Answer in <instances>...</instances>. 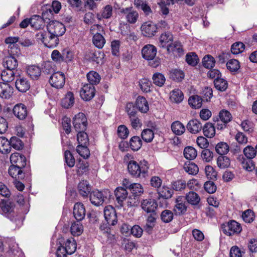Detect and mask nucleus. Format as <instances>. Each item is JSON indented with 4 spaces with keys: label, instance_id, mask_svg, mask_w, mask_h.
I'll list each match as a JSON object with an SVG mask.
<instances>
[{
    "label": "nucleus",
    "instance_id": "nucleus-1",
    "mask_svg": "<svg viewBox=\"0 0 257 257\" xmlns=\"http://www.w3.org/2000/svg\"><path fill=\"white\" fill-rule=\"evenodd\" d=\"M124 160L127 163V170L130 174L136 178H145L148 175V163L145 160L138 162L133 160V156L127 154Z\"/></svg>",
    "mask_w": 257,
    "mask_h": 257
},
{
    "label": "nucleus",
    "instance_id": "nucleus-2",
    "mask_svg": "<svg viewBox=\"0 0 257 257\" xmlns=\"http://www.w3.org/2000/svg\"><path fill=\"white\" fill-rule=\"evenodd\" d=\"M103 216L107 224L100 225L99 228L100 231L108 239H111L113 237V234L111 233L110 228L108 225H114L117 222V217L115 208L111 205H107L103 209Z\"/></svg>",
    "mask_w": 257,
    "mask_h": 257
},
{
    "label": "nucleus",
    "instance_id": "nucleus-3",
    "mask_svg": "<svg viewBox=\"0 0 257 257\" xmlns=\"http://www.w3.org/2000/svg\"><path fill=\"white\" fill-rule=\"evenodd\" d=\"M173 37L171 33L165 32L162 34L159 37L160 46L163 48H167L168 52L182 51L180 43L174 42L173 43Z\"/></svg>",
    "mask_w": 257,
    "mask_h": 257
},
{
    "label": "nucleus",
    "instance_id": "nucleus-4",
    "mask_svg": "<svg viewBox=\"0 0 257 257\" xmlns=\"http://www.w3.org/2000/svg\"><path fill=\"white\" fill-rule=\"evenodd\" d=\"M157 48L153 45H146L142 49V55L144 59L149 61L151 66L156 68L160 64V60L156 58Z\"/></svg>",
    "mask_w": 257,
    "mask_h": 257
},
{
    "label": "nucleus",
    "instance_id": "nucleus-5",
    "mask_svg": "<svg viewBox=\"0 0 257 257\" xmlns=\"http://www.w3.org/2000/svg\"><path fill=\"white\" fill-rule=\"evenodd\" d=\"M36 38L42 41L45 46L50 48L56 47L59 42V38L52 35L48 31L38 33L36 34Z\"/></svg>",
    "mask_w": 257,
    "mask_h": 257
},
{
    "label": "nucleus",
    "instance_id": "nucleus-6",
    "mask_svg": "<svg viewBox=\"0 0 257 257\" xmlns=\"http://www.w3.org/2000/svg\"><path fill=\"white\" fill-rule=\"evenodd\" d=\"M47 31L58 38L64 35L66 31L64 25L56 21H50L47 26Z\"/></svg>",
    "mask_w": 257,
    "mask_h": 257
},
{
    "label": "nucleus",
    "instance_id": "nucleus-7",
    "mask_svg": "<svg viewBox=\"0 0 257 257\" xmlns=\"http://www.w3.org/2000/svg\"><path fill=\"white\" fill-rule=\"evenodd\" d=\"M73 124L76 132L86 130L87 121L85 115L82 112L75 115L73 119Z\"/></svg>",
    "mask_w": 257,
    "mask_h": 257
},
{
    "label": "nucleus",
    "instance_id": "nucleus-8",
    "mask_svg": "<svg viewBox=\"0 0 257 257\" xmlns=\"http://www.w3.org/2000/svg\"><path fill=\"white\" fill-rule=\"evenodd\" d=\"M95 95V86L92 84H85L80 90V96L85 101L91 100Z\"/></svg>",
    "mask_w": 257,
    "mask_h": 257
},
{
    "label": "nucleus",
    "instance_id": "nucleus-9",
    "mask_svg": "<svg viewBox=\"0 0 257 257\" xmlns=\"http://www.w3.org/2000/svg\"><path fill=\"white\" fill-rule=\"evenodd\" d=\"M51 85L56 88H62L65 83V77L62 72L58 71L54 73L49 80Z\"/></svg>",
    "mask_w": 257,
    "mask_h": 257
},
{
    "label": "nucleus",
    "instance_id": "nucleus-10",
    "mask_svg": "<svg viewBox=\"0 0 257 257\" xmlns=\"http://www.w3.org/2000/svg\"><path fill=\"white\" fill-rule=\"evenodd\" d=\"M120 13L123 15L126 22L131 24H135L139 18L138 13L132 7L122 8Z\"/></svg>",
    "mask_w": 257,
    "mask_h": 257
},
{
    "label": "nucleus",
    "instance_id": "nucleus-11",
    "mask_svg": "<svg viewBox=\"0 0 257 257\" xmlns=\"http://www.w3.org/2000/svg\"><path fill=\"white\" fill-rule=\"evenodd\" d=\"M158 29L157 25L150 21L143 23L141 27L142 34L147 37H152L155 36Z\"/></svg>",
    "mask_w": 257,
    "mask_h": 257
},
{
    "label": "nucleus",
    "instance_id": "nucleus-12",
    "mask_svg": "<svg viewBox=\"0 0 257 257\" xmlns=\"http://www.w3.org/2000/svg\"><path fill=\"white\" fill-rule=\"evenodd\" d=\"M241 230V228L240 224L234 220L229 222L223 228V232L228 236L232 235L235 233H238Z\"/></svg>",
    "mask_w": 257,
    "mask_h": 257
},
{
    "label": "nucleus",
    "instance_id": "nucleus-13",
    "mask_svg": "<svg viewBox=\"0 0 257 257\" xmlns=\"http://www.w3.org/2000/svg\"><path fill=\"white\" fill-rule=\"evenodd\" d=\"M158 204L154 199H146L141 202V207L142 209L147 213H153L155 212Z\"/></svg>",
    "mask_w": 257,
    "mask_h": 257
},
{
    "label": "nucleus",
    "instance_id": "nucleus-14",
    "mask_svg": "<svg viewBox=\"0 0 257 257\" xmlns=\"http://www.w3.org/2000/svg\"><path fill=\"white\" fill-rule=\"evenodd\" d=\"M12 165L24 168L26 165V158L23 155L19 153H13L10 157Z\"/></svg>",
    "mask_w": 257,
    "mask_h": 257
},
{
    "label": "nucleus",
    "instance_id": "nucleus-15",
    "mask_svg": "<svg viewBox=\"0 0 257 257\" xmlns=\"http://www.w3.org/2000/svg\"><path fill=\"white\" fill-rule=\"evenodd\" d=\"M13 87L9 83L0 82V97L3 99H9L13 93Z\"/></svg>",
    "mask_w": 257,
    "mask_h": 257
},
{
    "label": "nucleus",
    "instance_id": "nucleus-16",
    "mask_svg": "<svg viewBox=\"0 0 257 257\" xmlns=\"http://www.w3.org/2000/svg\"><path fill=\"white\" fill-rule=\"evenodd\" d=\"M73 214L75 218L79 221L83 220L85 216L86 211L83 204L81 203H76L73 208Z\"/></svg>",
    "mask_w": 257,
    "mask_h": 257
},
{
    "label": "nucleus",
    "instance_id": "nucleus-17",
    "mask_svg": "<svg viewBox=\"0 0 257 257\" xmlns=\"http://www.w3.org/2000/svg\"><path fill=\"white\" fill-rule=\"evenodd\" d=\"M66 54L68 59L70 60L72 59L71 52L67 50L64 51L61 55L59 51L54 50L52 52L51 58L56 63H61L65 60L64 56Z\"/></svg>",
    "mask_w": 257,
    "mask_h": 257
},
{
    "label": "nucleus",
    "instance_id": "nucleus-18",
    "mask_svg": "<svg viewBox=\"0 0 257 257\" xmlns=\"http://www.w3.org/2000/svg\"><path fill=\"white\" fill-rule=\"evenodd\" d=\"M14 115L19 119H24L28 114L26 106L22 103L16 104L13 108Z\"/></svg>",
    "mask_w": 257,
    "mask_h": 257
},
{
    "label": "nucleus",
    "instance_id": "nucleus-19",
    "mask_svg": "<svg viewBox=\"0 0 257 257\" xmlns=\"http://www.w3.org/2000/svg\"><path fill=\"white\" fill-rule=\"evenodd\" d=\"M26 72L32 79L38 80L41 75L42 71L38 66L32 65L27 66Z\"/></svg>",
    "mask_w": 257,
    "mask_h": 257
},
{
    "label": "nucleus",
    "instance_id": "nucleus-20",
    "mask_svg": "<svg viewBox=\"0 0 257 257\" xmlns=\"http://www.w3.org/2000/svg\"><path fill=\"white\" fill-rule=\"evenodd\" d=\"M15 86L19 91L25 92L29 89L30 83L27 78L19 77L16 81Z\"/></svg>",
    "mask_w": 257,
    "mask_h": 257
},
{
    "label": "nucleus",
    "instance_id": "nucleus-21",
    "mask_svg": "<svg viewBox=\"0 0 257 257\" xmlns=\"http://www.w3.org/2000/svg\"><path fill=\"white\" fill-rule=\"evenodd\" d=\"M15 204L10 201L3 202L1 203V207L2 211L6 216L11 218V216L14 215Z\"/></svg>",
    "mask_w": 257,
    "mask_h": 257
},
{
    "label": "nucleus",
    "instance_id": "nucleus-22",
    "mask_svg": "<svg viewBox=\"0 0 257 257\" xmlns=\"http://www.w3.org/2000/svg\"><path fill=\"white\" fill-rule=\"evenodd\" d=\"M77 189L80 195L86 197L91 190V187L87 181L82 180L78 183Z\"/></svg>",
    "mask_w": 257,
    "mask_h": 257
},
{
    "label": "nucleus",
    "instance_id": "nucleus-23",
    "mask_svg": "<svg viewBox=\"0 0 257 257\" xmlns=\"http://www.w3.org/2000/svg\"><path fill=\"white\" fill-rule=\"evenodd\" d=\"M136 105L139 110L142 113H146L149 109L148 102L143 96H139L137 97L136 101Z\"/></svg>",
    "mask_w": 257,
    "mask_h": 257
},
{
    "label": "nucleus",
    "instance_id": "nucleus-24",
    "mask_svg": "<svg viewBox=\"0 0 257 257\" xmlns=\"http://www.w3.org/2000/svg\"><path fill=\"white\" fill-rule=\"evenodd\" d=\"M187 130L192 134H196L202 128L201 123L197 119L190 120L186 126Z\"/></svg>",
    "mask_w": 257,
    "mask_h": 257
},
{
    "label": "nucleus",
    "instance_id": "nucleus-25",
    "mask_svg": "<svg viewBox=\"0 0 257 257\" xmlns=\"http://www.w3.org/2000/svg\"><path fill=\"white\" fill-rule=\"evenodd\" d=\"M134 5L138 9L142 10L145 15L148 16L152 12L146 0H134Z\"/></svg>",
    "mask_w": 257,
    "mask_h": 257
},
{
    "label": "nucleus",
    "instance_id": "nucleus-26",
    "mask_svg": "<svg viewBox=\"0 0 257 257\" xmlns=\"http://www.w3.org/2000/svg\"><path fill=\"white\" fill-rule=\"evenodd\" d=\"M23 168L17 166L12 165L9 169V173L13 178L17 179H22L24 178V174L22 172Z\"/></svg>",
    "mask_w": 257,
    "mask_h": 257
},
{
    "label": "nucleus",
    "instance_id": "nucleus-27",
    "mask_svg": "<svg viewBox=\"0 0 257 257\" xmlns=\"http://www.w3.org/2000/svg\"><path fill=\"white\" fill-rule=\"evenodd\" d=\"M127 191L121 187H117L115 190V195L116 200L120 206H122L123 202L127 196Z\"/></svg>",
    "mask_w": 257,
    "mask_h": 257
},
{
    "label": "nucleus",
    "instance_id": "nucleus-28",
    "mask_svg": "<svg viewBox=\"0 0 257 257\" xmlns=\"http://www.w3.org/2000/svg\"><path fill=\"white\" fill-rule=\"evenodd\" d=\"M30 25L34 29L39 30L44 26L45 22L40 16L34 15L30 18Z\"/></svg>",
    "mask_w": 257,
    "mask_h": 257
},
{
    "label": "nucleus",
    "instance_id": "nucleus-29",
    "mask_svg": "<svg viewBox=\"0 0 257 257\" xmlns=\"http://www.w3.org/2000/svg\"><path fill=\"white\" fill-rule=\"evenodd\" d=\"M74 96L73 92L69 91L62 100V106L66 108L73 106L74 103Z\"/></svg>",
    "mask_w": 257,
    "mask_h": 257
},
{
    "label": "nucleus",
    "instance_id": "nucleus-30",
    "mask_svg": "<svg viewBox=\"0 0 257 257\" xmlns=\"http://www.w3.org/2000/svg\"><path fill=\"white\" fill-rule=\"evenodd\" d=\"M15 70L5 69L1 73V77L5 83L12 81L15 78Z\"/></svg>",
    "mask_w": 257,
    "mask_h": 257
},
{
    "label": "nucleus",
    "instance_id": "nucleus-31",
    "mask_svg": "<svg viewBox=\"0 0 257 257\" xmlns=\"http://www.w3.org/2000/svg\"><path fill=\"white\" fill-rule=\"evenodd\" d=\"M171 130L176 135L181 136L185 131V126L179 121H175L171 124Z\"/></svg>",
    "mask_w": 257,
    "mask_h": 257
},
{
    "label": "nucleus",
    "instance_id": "nucleus-32",
    "mask_svg": "<svg viewBox=\"0 0 257 257\" xmlns=\"http://www.w3.org/2000/svg\"><path fill=\"white\" fill-rule=\"evenodd\" d=\"M11 149L10 141H8L5 137H0V152L7 154L10 152Z\"/></svg>",
    "mask_w": 257,
    "mask_h": 257
},
{
    "label": "nucleus",
    "instance_id": "nucleus-33",
    "mask_svg": "<svg viewBox=\"0 0 257 257\" xmlns=\"http://www.w3.org/2000/svg\"><path fill=\"white\" fill-rule=\"evenodd\" d=\"M18 65L17 59L13 56L8 57L4 62V66L8 69L16 71Z\"/></svg>",
    "mask_w": 257,
    "mask_h": 257
},
{
    "label": "nucleus",
    "instance_id": "nucleus-34",
    "mask_svg": "<svg viewBox=\"0 0 257 257\" xmlns=\"http://www.w3.org/2000/svg\"><path fill=\"white\" fill-rule=\"evenodd\" d=\"M202 102V99L198 95H192L188 99V103L193 108L197 109L201 107Z\"/></svg>",
    "mask_w": 257,
    "mask_h": 257
},
{
    "label": "nucleus",
    "instance_id": "nucleus-35",
    "mask_svg": "<svg viewBox=\"0 0 257 257\" xmlns=\"http://www.w3.org/2000/svg\"><path fill=\"white\" fill-rule=\"evenodd\" d=\"M217 165L220 169H225L229 167L230 160L228 157L223 155L219 156L217 159Z\"/></svg>",
    "mask_w": 257,
    "mask_h": 257
},
{
    "label": "nucleus",
    "instance_id": "nucleus-36",
    "mask_svg": "<svg viewBox=\"0 0 257 257\" xmlns=\"http://www.w3.org/2000/svg\"><path fill=\"white\" fill-rule=\"evenodd\" d=\"M70 231L73 235L79 236L83 231V226L79 221L74 222L71 225Z\"/></svg>",
    "mask_w": 257,
    "mask_h": 257
},
{
    "label": "nucleus",
    "instance_id": "nucleus-37",
    "mask_svg": "<svg viewBox=\"0 0 257 257\" xmlns=\"http://www.w3.org/2000/svg\"><path fill=\"white\" fill-rule=\"evenodd\" d=\"M157 191L159 196L165 199L171 198L173 193L172 189L166 186H163L162 187H160Z\"/></svg>",
    "mask_w": 257,
    "mask_h": 257
},
{
    "label": "nucleus",
    "instance_id": "nucleus-38",
    "mask_svg": "<svg viewBox=\"0 0 257 257\" xmlns=\"http://www.w3.org/2000/svg\"><path fill=\"white\" fill-rule=\"evenodd\" d=\"M203 132L206 137L212 138L215 134V127L211 123H206L203 127Z\"/></svg>",
    "mask_w": 257,
    "mask_h": 257
},
{
    "label": "nucleus",
    "instance_id": "nucleus-39",
    "mask_svg": "<svg viewBox=\"0 0 257 257\" xmlns=\"http://www.w3.org/2000/svg\"><path fill=\"white\" fill-rule=\"evenodd\" d=\"M183 96L182 91L178 89H176L171 92L170 99L172 102L178 103L183 100Z\"/></svg>",
    "mask_w": 257,
    "mask_h": 257
},
{
    "label": "nucleus",
    "instance_id": "nucleus-40",
    "mask_svg": "<svg viewBox=\"0 0 257 257\" xmlns=\"http://www.w3.org/2000/svg\"><path fill=\"white\" fill-rule=\"evenodd\" d=\"M110 193L108 190L97 192V206L108 200Z\"/></svg>",
    "mask_w": 257,
    "mask_h": 257
},
{
    "label": "nucleus",
    "instance_id": "nucleus-41",
    "mask_svg": "<svg viewBox=\"0 0 257 257\" xmlns=\"http://www.w3.org/2000/svg\"><path fill=\"white\" fill-rule=\"evenodd\" d=\"M184 169L189 174L195 175L198 173V166L192 162L186 163L184 166Z\"/></svg>",
    "mask_w": 257,
    "mask_h": 257
},
{
    "label": "nucleus",
    "instance_id": "nucleus-42",
    "mask_svg": "<svg viewBox=\"0 0 257 257\" xmlns=\"http://www.w3.org/2000/svg\"><path fill=\"white\" fill-rule=\"evenodd\" d=\"M152 79L154 84L159 87L163 86L166 81L164 75L159 72L154 73L152 76Z\"/></svg>",
    "mask_w": 257,
    "mask_h": 257
},
{
    "label": "nucleus",
    "instance_id": "nucleus-43",
    "mask_svg": "<svg viewBox=\"0 0 257 257\" xmlns=\"http://www.w3.org/2000/svg\"><path fill=\"white\" fill-rule=\"evenodd\" d=\"M187 201L192 205H197L200 200L199 196L195 192L191 191L186 195Z\"/></svg>",
    "mask_w": 257,
    "mask_h": 257
},
{
    "label": "nucleus",
    "instance_id": "nucleus-44",
    "mask_svg": "<svg viewBox=\"0 0 257 257\" xmlns=\"http://www.w3.org/2000/svg\"><path fill=\"white\" fill-rule=\"evenodd\" d=\"M142 145V141L139 137L134 136L130 141V148L134 151L139 150Z\"/></svg>",
    "mask_w": 257,
    "mask_h": 257
},
{
    "label": "nucleus",
    "instance_id": "nucleus-45",
    "mask_svg": "<svg viewBox=\"0 0 257 257\" xmlns=\"http://www.w3.org/2000/svg\"><path fill=\"white\" fill-rule=\"evenodd\" d=\"M170 77L176 81H181L184 77V72L178 69H173L170 71Z\"/></svg>",
    "mask_w": 257,
    "mask_h": 257
},
{
    "label": "nucleus",
    "instance_id": "nucleus-46",
    "mask_svg": "<svg viewBox=\"0 0 257 257\" xmlns=\"http://www.w3.org/2000/svg\"><path fill=\"white\" fill-rule=\"evenodd\" d=\"M65 246L67 251L68 254H73L76 250L77 245L74 239H68L66 240Z\"/></svg>",
    "mask_w": 257,
    "mask_h": 257
},
{
    "label": "nucleus",
    "instance_id": "nucleus-47",
    "mask_svg": "<svg viewBox=\"0 0 257 257\" xmlns=\"http://www.w3.org/2000/svg\"><path fill=\"white\" fill-rule=\"evenodd\" d=\"M184 156L188 160H193L197 156V151L192 147H186L184 150Z\"/></svg>",
    "mask_w": 257,
    "mask_h": 257
},
{
    "label": "nucleus",
    "instance_id": "nucleus-48",
    "mask_svg": "<svg viewBox=\"0 0 257 257\" xmlns=\"http://www.w3.org/2000/svg\"><path fill=\"white\" fill-rule=\"evenodd\" d=\"M86 146L78 145L76 147V152L84 159H87L90 156V151Z\"/></svg>",
    "mask_w": 257,
    "mask_h": 257
},
{
    "label": "nucleus",
    "instance_id": "nucleus-49",
    "mask_svg": "<svg viewBox=\"0 0 257 257\" xmlns=\"http://www.w3.org/2000/svg\"><path fill=\"white\" fill-rule=\"evenodd\" d=\"M214 83L215 88L221 91L225 90L227 87V81L223 78H218V79H215Z\"/></svg>",
    "mask_w": 257,
    "mask_h": 257
},
{
    "label": "nucleus",
    "instance_id": "nucleus-50",
    "mask_svg": "<svg viewBox=\"0 0 257 257\" xmlns=\"http://www.w3.org/2000/svg\"><path fill=\"white\" fill-rule=\"evenodd\" d=\"M205 175L208 179L211 180L216 179L217 176V172L214 168L210 165H207L204 169Z\"/></svg>",
    "mask_w": 257,
    "mask_h": 257
},
{
    "label": "nucleus",
    "instance_id": "nucleus-51",
    "mask_svg": "<svg viewBox=\"0 0 257 257\" xmlns=\"http://www.w3.org/2000/svg\"><path fill=\"white\" fill-rule=\"evenodd\" d=\"M77 139L78 145H87L88 142L87 134L84 131H78Z\"/></svg>",
    "mask_w": 257,
    "mask_h": 257
},
{
    "label": "nucleus",
    "instance_id": "nucleus-52",
    "mask_svg": "<svg viewBox=\"0 0 257 257\" xmlns=\"http://www.w3.org/2000/svg\"><path fill=\"white\" fill-rule=\"evenodd\" d=\"M215 61L214 58L210 55H206L202 60L203 65L206 68L210 69L215 65Z\"/></svg>",
    "mask_w": 257,
    "mask_h": 257
},
{
    "label": "nucleus",
    "instance_id": "nucleus-53",
    "mask_svg": "<svg viewBox=\"0 0 257 257\" xmlns=\"http://www.w3.org/2000/svg\"><path fill=\"white\" fill-rule=\"evenodd\" d=\"M139 85L143 92H148L151 90V82L148 79L143 78L140 80Z\"/></svg>",
    "mask_w": 257,
    "mask_h": 257
},
{
    "label": "nucleus",
    "instance_id": "nucleus-54",
    "mask_svg": "<svg viewBox=\"0 0 257 257\" xmlns=\"http://www.w3.org/2000/svg\"><path fill=\"white\" fill-rule=\"evenodd\" d=\"M11 147L17 150L23 149L24 144L22 141L16 137H13L10 139Z\"/></svg>",
    "mask_w": 257,
    "mask_h": 257
},
{
    "label": "nucleus",
    "instance_id": "nucleus-55",
    "mask_svg": "<svg viewBox=\"0 0 257 257\" xmlns=\"http://www.w3.org/2000/svg\"><path fill=\"white\" fill-rule=\"evenodd\" d=\"M219 117L221 122L228 123L231 120L232 115L228 111L223 109L220 111Z\"/></svg>",
    "mask_w": 257,
    "mask_h": 257
},
{
    "label": "nucleus",
    "instance_id": "nucleus-56",
    "mask_svg": "<svg viewBox=\"0 0 257 257\" xmlns=\"http://www.w3.org/2000/svg\"><path fill=\"white\" fill-rule=\"evenodd\" d=\"M131 192L135 196L141 195L144 191L142 186L139 183H134L131 186Z\"/></svg>",
    "mask_w": 257,
    "mask_h": 257
},
{
    "label": "nucleus",
    "instance_id": "nucleus-57",
    "mask_svg": "<svg viewBox=\"0 0 257 257\" xmlns=\"http://www.w3.org/2000/svg\"><path fill=\"white\" fill-rule=\"evenodd\" d=\"M215 150L218 154L223 155L228 152L229 147L226 143L220 142L216 146Z\"/></svg>",
    "mask_w": 257,
    "mask_h": 257
},
{
    "label": "nucleus",
    "instance_id": "nucleus-58",
    "mask_svg": "<svg viewBox=\"0 0 257 257\" xmlns=\"http://www.w3.org/2000/svg\"><path fill=\"white\" fill-rule=\"evenodd\" d=\"M142 139L146 142H151L154 137L153 132L150 129L144 130L141 134Z\"/></svg>",
    "mask_w": 257,
    "mask_h": 257
},
{
    "label": "nucleus",
    "instance_id": "nucleus-59",
    "mask_svg": "<svg viewBox=\"0 0 257 257\" xmlns=\"http://www.w3.org/2000/svg\"><path fill=\"white\" fill-rule=\"evenodd\" d=\"M186 61L189 65L194 66L197 64L198 58L194 53H190L186 55Z\"/></svg>",
    "mask_w": 257,
    "mask_h": 257
},
{
    "label": "nucleus",
    "instance_id": "nucleus-60",
    "mask_svg": "<svg viewBox=\"0 0 257 257\" xmlns=\"http://www.w3.org/2000/svg\"><path fill=\"white\" fill-rule=\"evenodd\" d=\"M64 158L67 166L70 168L73 167L75 163V159L69 151H66L64 153Z\"/></svg>",
    "mask_w": 257,
    "mask_h": 257
},
{
    "label": "nucleus",
    "instance_id": "nucleus-61",
    "mask_svg": "<svg viewBox=\"0 0 257 257\" xmlns=\"http://www.w3.org/2000/svg\"><path fill=\"white\" fill-rule=\"evenodd\" d=\"M245 48L244 45L241 42H236L231 46V51L234 54H238L242 52Z\"/></svg>",
    "mask_w": 257,
    "mask_h": 257
},
{
    "label": "nucleus",
    "instance_id": "nucleus-62",
    "mask_svg": "<svg viewBox=\"0 0 257 257\" xmlns=\"http://www.w3.org/2000/svg\"><path fill=\"white\" fill-rule=\"evenodd\" d=\"M227 68L230 71H236L240 68L239 63L236 59H231L226 63Z\"/></svg>",
    "mask_w": 257,
    "mask_h": 257
},
{
    "label": "nucleus",
    "instance_id": "nucleus-63",
    "mask_svg": "<svg viewBox=\"0 0 257 257\" xmlns=\"http://www.w3.org/2000/svg\"><path fill=\"white\" fill-rule=\"evenodd\" d=\"M243 153L247 159H252L255 156L256 151L251 146H247L244 149Z\"/></svg>",
    "mask_w": 257,
    "mask_h": 257
},
{
    "label": "nucleus",
    "instance_id": "nucleus-64",
    "mask_svg": "<svg viewBox=\"0 0 257 257\" xmlns=\"http://www.w3.org/2000/svg\"><path fill=\"white\" fill-rule=\"evenodd\" d=\"M117 133L120 138L125 139L128 136L129 131L125 125H120L117 128Z\"/></svg>",
    "mask_w": 257,
    "mask_h": 257
}]
</instances>
